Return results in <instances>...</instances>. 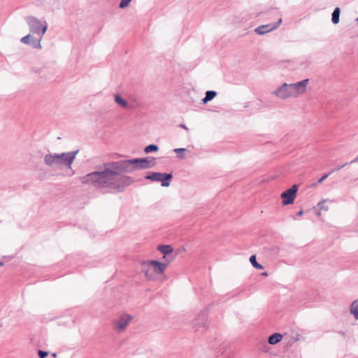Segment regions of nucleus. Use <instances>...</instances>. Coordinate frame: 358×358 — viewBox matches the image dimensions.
I'll return each instance as SVG.
<instances>
[{
    "label": "nucleus",
    "instance_id": "nucleus-1",
    "mask_svg": "<svg viewBox=\"0 0 358 358\" xmlns=\"http://www.w3.org/2000/svg\"><path fill=\"white\" fill-rule=\"evenodd\" d=\"M125 173L120 161L105 164L101 171L90 173L82 178L80 181L85 185L94 186L98 189H108L113 192H121L134 180L122 175Z\"/></svg>",
    "mask_w": 358,
    "mask_h": 358
},
{
    "label": "nucleus",
    "instance_id": "nucleus-2",
    "mask_svg": "<svg viewBox=\"0 0 358 358\" xmlns=\"http://www.w3.org/2000/svg\"><path fill=\"white\" fill-rule=\"evenodd\" d=\"M78 152V150L61 154L49 153L45 155L44 163L50 167L64 166L70 168Z\"/></svg>",
    "mask_w": 358,
    "mask_h": 358
},
{
    "label": "nucleus",
    "instance_id": "nucleus-3",
    "mask_svg": "<svg viewBox=\"0 0 358 358\" xmlns=\"http://www.w3.org/2000/svg\"><path fill=\"white\" fill-rule=\"evenodd\" d=\"M120 162L125 173H131L138 169H150L156 164V159L152 157L121 160Z\"/></svg>",
    "mask_w": 358,
    "mask_h": 358
},
{
    "label": "nucleus",
    "instance_id": "nucleus-4",
    "mask_svg": "<svg viewBox=\"0 0 358 358\" xmlns=\"http://www.w3.org/2000/svg\"><path fill=\"white\" fill-rule=\"evenodd\" d=\"M167 267V264L156 260L144 261L141 263V271L149 280H155V274H162Z\"/></svg>",
    "mask_w": 358,
    "mask_h": 358
},
{
    "label": "nucleus",
    "instance_id": "nucleus-5",
    "mask_svg": "<svg viewBox=\"0 0 358 358\" xmlns=\"http://www.w3.org/2000/svg\"><path fill=\"white\" fill-rule=\"evenodd\" d=\"M26 22L29 26L30 32L38 34L41 38L47 31L48 24L45 21L41 22L34 16L26 17Z\"/></svg>",
    "mask_w": 358,
    "mask_h": 358
},
{
    "label": "nucleus",
    "instance_id": "nucleus-6",
    "mask_svg": "<svg viewBox=\"0 0 358 358\" xmlns=\"http://www.w3.org/2000/svg\"><path fill=\"white\" fill-rule=\"evenodd\" d=\"M145 178L152 181L161 182L162 187H169L170 185V180L172 178V174L153 172L147 175Z\"/></svg>",
    "mask_w": 358,
    "mask_h": 358
},
{
    "label": "nucleus",
    "instance_id": "nucleus-7",
    "mask_svg": "<svg viewBox=\"0 0 358 358\" xmlns=\"http://www.w3.org/2000/svg\"><path fill=\"white\" fill-rule=\"evenodd\" d=\"M132 318L133 317L127 314L120 315L119 318L113 322V329L119 333L124 331L127 326L131 322Z\"/></svg>",
    "mask_w": 358,
    "mask_h": 358
},
{
    "label": "nucleus",
    "instance_id": "nucleus-8",
    "mask_svg": "<svg viewBox=\"0 0 358 358\" xmlns=\"http://www.w3.org/2000/svg\"><path fill=\"white\" fill-rule=\"evenodd\" d=\"M272 94L281 99H287L293 97L290 85L289 84L287 83H283L276 90H275Z\"/></svg>",
    "mask_w": 358,
    "mask_h": 358
},
{
    "label": "nucleus",
    "instance_id": "nucleus-9",
    "mask_svg": "<svg viewBox=\"0 0 358 358\" xmlns=\"http://www.w3.org/2000/svg\"><path fill=\"white\" fill-rule=\"evenodd\" d=\"M308 82V79H305L295 83L289 84L294 98L305 93Z\"/></svg>",
    "mask_w": 358,
    "mask_h": 358
},
{
    "label": "nucleus",
    "instance_id": "nucleus-10",
    "mask_svg": "<svg viewBox=\"0 0 358 358\" xmlns=\"http://www.w3.org/2000/svg\"><path fill=\"white\" fill-rule=\"evenodd\" d=\"M298 190L297 185H294L291 188L281 194L283 205H289L294 202Z\"/></svg>",
    "mask_w": 358,
    "mask_h": 358
},
{
    "label": "nucleus",
    "instance_id": "nucleus-11",
    "mask_svg": "<svg viewBox=\"0 0 358 358\" xmlns=\"http://www.w3.org/2000/svg\"><path fill=\"white\" fill-rule=\"evenodd\" d=\"M282 22L281 18L278 20V22L273 24H268L264 25H261L257 27L255 29L256 34L259 35H263L264 34L268 33L275 29H277L280 23Z\"/></svg>",
    "mask_w": 358,
    "mask_h": 358
},
{
    "label": "nucleus",
    "instance_id": "nucleus-12",
    "mask_svg": "<svg viewBox=\"0 0 358 358\" xmlns=\"http://www.w3.org/2000/svg\"><path fill=\"white\" fill-rule=\"evenodd\" d=\"M42 38L38 37L36 38L31 34H28L20 39V41L24 44L31 45L33 48L41 49V41Z\"/></svg>",
    "mask_w": 358,
    "mask_h": 358
},
{
    "label": "nucleus",
    "instance_id": "nucleus-13",
    "mask_svg": "<svg viewBox=\"0 0 358 358\" xmlns=\"http://www.w3.org/2000/svg\"><path fill=\"white\" fill-rule=\"evenodd\" d=\"M282 339V335L279 333H275L268 338V343L270 345H275L280 343Z\"/></svg>",
    "mask_w": 358,
    "mask_h": 358
},
{
    "label": "nucleus",
    "instance_id": "nucleus-14",
    "mask_svg": "<svg viewBox=\"0 0 358 358\" xmlns=\"http://www.w3.org/2000/svg\"><path fill=\"white\" fill-rule=\"evenodd\" d=\"M350 313L353 315L355 319L358 320V299L355 300L350 306Z\"/></svg>",
    "mask_w": 358,
    "mask_h": 358
},
{
    "label": "nucleus",
    "instance_id": "nucleus-15",
    "mask_svg": "<svg viewBox=\"0 0 358 358\" xmlns=\"http://www.w3.org/2000/svg\"><path fill=\"white\" fill-rule=\"evenodd\" d=\"M217 95V92L215 91L209 90L206 92L205 97L202 99L203 103H207L208 101L213 99Z\"/></svg>",
    "mask_w": 358,
    "mask_h": 358
},
{
    "label": "nucleus",
    "instance_id": "nucleus-16",
    "mask_svg": "<svg viewBox=\"0 0 358 358\" xmlns=\"http://www.w3.org/2000/svg\"><path fill=\"white\" fill-rule=\"evenodd\" d=\"M158 250L165 256L173 252V248L171 245H159Z\"/></svg>",
    "mask_w": 358,
    "mask_h": 358
},
{
    "label": "nucleus",
    "instance_id": "nucleus-17",
    "mask_svg": "<svg viewBox=\"0 0 358 358\" xmlns=\"http://www.w3.org/2000/svg\"><path fill=\"white\" fill-rule=\"evenodd\" d=\"M115 101L122 106V108H128V103L126 100L122 99L119 94L115 95Z\"/></svg>",
    "mask_w": 358,
    "mask_h": 358
},
{
    "label": "nucleus",
    "instance_id": "nucleus-18",
    "mask_svg": "<svg viewBox=\"0 0 358 358\" xmlns=\"http://www.w3.org/2000/svg\"><path fill=\"white\" fill-rule=\"evenodd\" d=\"M340 8H336L334 10L332 13V18L331 21L334 24H338L339 22V17H340Z\"/></svg>",
    "mask_w": 358,
    "mask_h": 358
},
{
    "label": "nucleus",
    "instance_id": "nucleus-19",
    "mask_svg": "<svg viewBox=\"0 0 358 358\" xmlns=\"http://www.w3.org/2000/svg\"><path fill=\"white\" fill-rule=\"evenodd\" d=\"M250 262L255 268L257 269H263V266L260 264L257 263L255 255H252L250 257Z\"/></svg>",
    "mask_w": 358,
    "mask_h": 358
},
{
    "label": "nucleus",
    "instance_id": "nucleus-20",
    "mask_svg": "<svg viewBox=\"0 0 358 358\" xmlns=\"http://www.w3.org/2000/svg\"><path fill=\"white\" fill-rule=\"evenodd\" d=\"M159 150V147L155 144H151L146 146L144 149L145 152L150 153L151 152H155Z\"/></svg>",
    "mask_w": 358,
    "mask_h": 358
},
{
    "label": "nucleus",
    "instance_id": "nucleus-21",
    "mask_svg": "<svg viewBox=\"0 0 358 358\" xmlns=\"http://www.w3.org/2000/svg\"><path fill=\"white\" fill-rule=\"evenodd\" d=\"M186 151L185 148H176L173 150V152L178 155V157L180 159H184L185 155L184 152Z\"/></svg>",
    "mask_w": 358,
    "mask_h": 358
},
{
    "label": "nucleus",
    "instance_id": "nucleus-22",
    "mask_svg": "<svg viewBox=\"0 0 358 358\" xmlns=\"http://www.w3.org/2000/svg\"><path fill=\"white\" fill-rule=\"evenodd\" d=\"M326 201L327 200L324 199L317 203V206L319 207L320 210H324L325 211H327L329 210V207L324 204Z\"/></svg>",
    "mask_w": 358,
    "mask_h": 358
},
{
    "label": "nucleus",
    "instance_id": "nucleus-23",
    "mask_svg": "<svg viewBox=\"0 0 358 358\" xmlns=\"http://www.w3.org/2000/svg\"><path fill=\"white\" fill-rule=\"evenodd\" d=\"M132 0H121L119 7L120 8H124L129 6Z\"/></svg>",
    "mask_w": 358,
    "mask_h": 358
},
{
    "label": "nucleus",
    "instance_id": "nucleus-24",
    "mask_svg": "<svg viewBox=\"0 0 358 358\" xmlns=\"http://www.w3.org/2000/svg\"><path fill=\"white\" fill-rule=\"evenodd\" d=\"M38 354L39 358H45L48 355V352L43 351V350H39Z\"/></svg>",
    "mask_w": 358,
    "mask_h": 358
},
{
    "label": "nucleus",
    "instance_id": "nucleus-25",
    "mask_svg": "<svg viewBox=\"0 0 358 358\" xmlns=\"http://www.w3.org/2000/svg\"><path fill=\"white\" fill-rule=\"evenodd\" d=\"M347 164H348V163H345V164H342V165H341V166H338L336 168H335L334 169H333V170L330 172V173H333V172H334V171H338V170L341 169L342 168H343L344 166H345Z\"/></svg>",
    "mask_w": 358,
    "mask_h": 358
},
{
    "label": "nucleus",
    "instance_id": "nucleus-26",
    "mask_svg": "<svg viewBox=\"0 0 358 358\" xmlns=\"http://www.w3.org/2000/svg\"><path fill=\"white\" fill-rule=\"evenodd\" d=\"M330 173H327V174H324L322 178H320L318 180H317V183H321L323 180H324L329 175Z\"/></svg>",
    "mask_w": 358,
    "mask_h": 358
},
{
    "label": "nucleus",
    "instance_id": "nucleus-27",
    "mask_svg": "<svg viewBox=\"0 0 358 358\" xmlns=\"http://www.w3.org/2000/svg\"><path fill=\"white\" fill-rule=\"evenodd\" d=\"M180 127H182V129H185V130H188V128H187V127H186V125H185V124H181L180 125Z\"/></svg>",
    "mask_w": 358,
    "mask_h": 358
},
{
    "label": "nucleus",
    "instance_id": "nucleus-28",
    "mask_svg": "<svg viewBox=\"0 0 358 358\" xmlns=\"http://www.w3.org/2000/svg\"><path fill=\"white\" fill-rule=\"evenodd\" d=\"M303 213V210H300L298 213H297V215L298 216H301Z\"/></svg>",
    "mask_w": 358,
    "mask_h": 358
},
{
    "label": "nucleus",
    "instance_id": "nucleus-29",
    "mask_svg": "<svg viewBox=\"0 0 358 358\" xmlns=\"http://www.w3.org/2000/svg\"><path fill=\"white\" fill-rule=\"evenodd\" d=\"M358 162V157L355 158L354 160H352L350 163H355Z\"/></svg>",
    "mask_w": 358,
    "mask_h": 358
},
{
    "label": "nucleus",
    "instance_id": "nucleus-30",
    "mask_svg": "<svg viewBox=\"0 0 358 358\" xmlns=\"http://www.w3.org/2000/svg\"><path fill=\"white\" fill-rule=\"evenodd\" d=\"M321 215V210L319 209V211L317 213V216H320Z\"/></svg>",
    "mask_w": 358,
    "mask_h": 358
},
{
    "label": "nucleus",
    "instance_id": "nucleus-31",
    "mask_svg": "<svg viewBox=\"0 0 358 358\" xmlns=\"http://www.w3.org/2000/svg\"><path fill=\"white\" fill-rule=\"evenodd\" d=\"M52 356H53L54 357H56V353H53V354H52Z\"/></svg>",
    "mask_w": 358,
    "mask_h": 358
},
{
    "label": "nucleus",
    "instance_id": "nucleus-32",
    "mask_svg": "<svg viewBox=\"0 0 358 358\" xmlns=\"http://www.w3.org/2000/svg\"><path fill=\"white\" fill-rule=\"evenodd\" d=\"M3 262H0V266H3Z\"/></svg>",
    "mask_w": 358,
    "mask_h": 358
},
{
    "label": "nucleus",
    "instance_id": "nucleus-33",
    "mask_svg": "<svg viewBox=\"0 0 358 358\" xmlns=\"http://www.w3.org/2000/svg\"><path fill=\"white\" fill-rule=\"evenodd\" d=\"M263 275H267V273H264Z\"/></svg>",
    "mask_w": 358,
    "mask_h": 358
},
{
    "label": "nucleus",
    "instance_id": "nucleus-34",
    "mask_svg": "<svg viewBox=\"0 0 358 358\" xmlns=\"http://www.w3.org/2000/svg\"><path fill=\"white\" fill-rule=\"evenodd\" d=\"M262 351L263 352H266V350L265 349H262Z\"/></svg>",
    "mask_w": 358,
    "mask_h": 358
}]
</instances>
